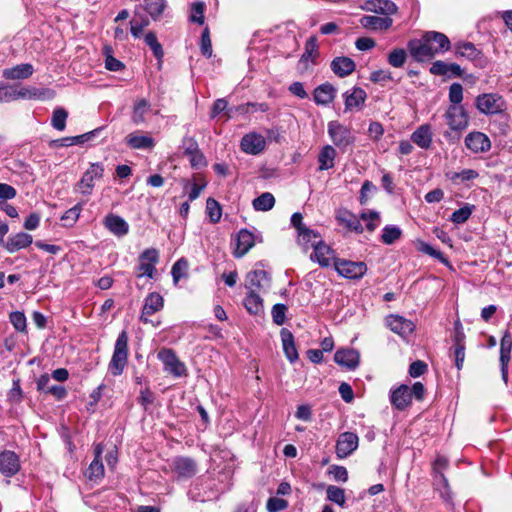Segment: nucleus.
<instances>
[{"instance_id":"nucleus-1","label":"nucleus","mask_w":512,"mask_h":512,"mask_svg":"<svg viewBox=\"0 0 512 512\" xmlns=\"http://www.w3.org/2000/svg\"><path fill=\"white\" fill-rule=\"evenodd\" d=\"M408 50L417 62L429 61L437 54L450 49V40L440 32H426L420 39H412L408 42Z\"/></svg>"},{"instance_id":"nucleus-2","label":"nucleus","mask_w":512,"mask_h":512,"mask_svg":"<svg viewBox=\"0 0 512 512\" xmlns=\"http://www.w3.org/2000/svg\"><path fill=\"white\" fill-rule=\"evenodd\" d=\"M128 360V334L123 330L117 337L112 358L109 362V371L113 376L123 373Z\"/></svg>"},{"instance_id":"nucleus-3","label":"nucleus","mask_w":512,"mask_h":512,"mask_svg":"<svg viewBox=\"0 0 512 512\" xmlns=\"http://www.w3.org/2000/svg\"><path fill=\"white\" fill-rule=\"evenodd\" d=\"M327 132L333 144L340 150L344 151L355 142L352 129L338 121H330Z\"/></svg>"},{"instance_id":"nucleus-4","label":"nucleus","mask_w":512,"mask_h":512,"mask_svg":"<svg viewBox=\"0 0 512 512\" xmlns=\"http://www.w3.org/2000/svg\"><path fill=\"white\" fill-rule=\"evenodd\" d=\"M444 118L448 127L457 133L463 132L469 125V115L463 105H450Z\"/></svg>"},{"instance_id":"nucleus-5","label":"nucleus","mask_w":512,"mask_h":512,"mask_svg":"<svg viewBox=\"0 0 512 512\" xmlns=\"http://www.w3.org/2000/svg\"><path fill=\"white\" fill-rule=\"evenodd\" d=\"M334 268L336 272L346 279H361L367 272V265L362 261H351L346 259L335 260Z\"/></svg>"},{"instance_id":"nucleus-6","label":"nucleus","mask_w":512,"mask_h":512,"mask_svg":"<svg viewBox=\"0 0 512 512\" xmlns=\"http://www.w3.org/2000/svg\"><path fill=\"white\" fill-rule=\"evenodd\" d=\"M158 359L163 363L164 371L174 377L186 375V366L179 360L175 352L171 349H162L158 352Z\"/></svg>"},{"instance_id":"nucleus-7","label":"nucleus","mask_w":512,"mask_h":512,"mask_svg":"<svg viewBox=\"0 0 512 512\" xmlns=\"http://www.w3.org/2000/svg\"><path fill=\"white\" fill-rule=\"evenodd\" d=\"M159 262V253L155 248L144 250L139 256V264L137 266V277L146 276L154 278L156 273V264Z\"/></svg>"},{"instance_id":"nucleus-8","label":"nucleus","mask_w":512,"mask_h":512,"mask_svg":"<svg viewBox=\"0 0 512 512\" xmlns=\"http://www.w3.org/2000/svg\"><path fill=\"white\" fill-rule=\"evenodd\" d=\"M104 167L101 163H92L77 183V190L83 195H90L95 186V180L103 177Z\"/></svg>"},{"instance_id":"nucleus-9","label":"nucleus","mask_w":512,"mask_h":512,"mask_svg":"<svg viewBox=\"0 0 512 512\" xmlns=\"http://www.w3.org/2000/svg\"><path fill=\"white\" fill-rule=\"evenodd\" d=\"M266 139L257 132L245 134L240 141V148L243 152L250 155H258L265 150Z\"/></svg>"},{"instance_id":"nucleus-10","label":"nucleus","mask_w":512,"mask_h":512,"mask_svg":"<svg viewBox=\"0 0 512 512\" xmlns=\"http://www.w3.org/2000/svg\"><path fill=\"white\" fill-rule=\"evenodd\" d=\"M313 253L310 255V259L317 262L321 267H329L334 265L335 260L338 258L335 255V251L326 244L322 239L319 244L313 247Z\"/></svg>"},{"instance_id":"nucleus-11","label":"nucleus","mask_w":512,"mask_h":512,"mask_svg":"<svg viewBox=\"0 0 512 512\" xmlns=\"http://www.w3.org/2000/svg\"><path fill=\"white\" fill-rule=\"evenodd\" d=\"M359 438L355 433L344 432L339 435L336 442V454L343 459L351 455L358 447Z\"/></svg>"},{"instance_id":"nucleus-12","label":"nucleus","mask_w":512,"mask_h":512,"mask_svg":"<svg viewBox=\"0 0 512 512\" xmlns=\"http://www.w3.org/2000/svg\"><path fill=\"white\" fill-rule=\"evenodd\" d=\"M465 145L472 153H485L491 149L488 136L479 131H473L465 137Z\"/></svg>"},{"instance_id":"nucleus-13","label":"nucleus","mask_w":512,"mask_h":512,"mask_svg":"<svg viewBox=\"0 0 512 512\" xmlns=\"http://www.w3.org/2000/svg\"><path fill=\"white\" fill-rule=\"evenodd\" d=\"M502 98L497 94H482L476 98L477 109L484 114H495L502 110Z\"/></svg>"},{"instance_id":"nucleus-14","label":"nucleus","mask_w":512,"mask_h":512,"mask_svg":"<svg viewBox=\"0 0 512 512\" xmlns=\"http://www.w3.org/2000/svg\"><path fill=\"white\" fill-rule=\"evenodd\" d=\"M234 242L233 255L236 258H241L255 245V236L247 229H241L237 233Z\"/></svg>"},{"instance_id":"nucleus-15","label":"nucleus","mask_w":512,"mask_h":512,"mask_svg":"<svg viewBox=\"0 0 512 512\" xmlns=\"http://www.w3.org/2000/svg\"><path fill=\"white\" fill-rule=\"evenodd\" d=\"M390 403L398 410H404L412 403V393L408 385L402 384L390 391Z\"/></svg>"},{"instance_id":"nucleus-16","label":"nucleus","mask_w":512,"mask_h":512,"mask_svg":"<svg viewBox=\"0 0 512 512\" xmlns=\"http://www.w3.org/2000/svg\"><path fill=\"white\" fill-rule=\"evenodd\" d=\"M163 306L164 299L159 293H149L145 298L140 320L144 323L150 322L149 316L160 311L163 308Z\"/></svg>"},{"instance_id":"nucleus-17","label":"nucleus","mask_w":512,"mask_h":512,"mask_svg":"<svg viewBox=\"0 0 512 512\" xmlns=\"http://www.w3.org/2000/svg\"><path fill=\"white\" fill-rule=\"evenodd\" d=\"M386 325L392 332L402 337L410 335L415 329L412 321L399 315H389L386 318Z\"/></svg>"},{"instance_id":"nucleus-18","label":"nucleus","mask_w":512,"mask_h":512,"mask_svg":"<svg viewBox=\"0 0 512 512\" xmlns=\"http://www.w3.org/2000/svg\"><path fill=\"white\" fill-rule=\"evenodd\" d=\"M345 100V111H359L364 106L367 94L360 87H353L351 90L343 94Z\"/></svg>"},{"instance_id":"nucleus-19","label":"nucleus","mask_w":512,"mask_h":512,"mask_svg":"<svg viewBox=\"0 0 512 512\" xmlns=\"http://www.w3.org/2000/svg\"><path fill=\"white\" fill-rule=\"evenodd\" d=\"M20 470V461L13 451H3L0 453V472L7 476H14Z\"/></svg>"},{"instance_id":"nucleus-20","label":"nucleus","mask_w":512,"mask_h":512,"mask_svg":"<svg viewBox=\"0 0 512 512\" xmlns=\"http://www.w3.org/2000/svg\"><path fill=\"white\" fill-rule=\"evenodd\" d=\"M335 362L349 370H354L360 362V354L355 349H340L334 355Z\"/></svg>"},{"instance_id":"nucleus-21","label":"nucleus","mask_w":512,"mask_h":512,"mask_svg":"<svg viewBox=\"0 0 512 512\" xmlns=\"http://www.w3.org/2000/svg\"><path fill=\"white\" fill-rule=\"evenodd\" d=\"M19 89V99L27 100H51L55 97V91L49 88L40 87H21Z\"/></svg>"},{"instance_id":"nucleus-22","label":"nucleus","mask_w":512,"mask_h":512,"mask_svg":"<svg viewBox=\"0 0 512 512\" xmlns=\"http://www.w3.org/2000/svg\"><path fill=\"white\" fill-rule=\"evenodd\" d=\"M336 96V88L330 83L317 86L313 93L317 105L327 106L332 103Z\"/></svg>"},{"instance_id":"nucleus-23","label":"nucleus","mask_w":512,"mask_h":512,"mask_svg":"<svg viewBox=\"0 0 512 512\" xmlns=\"http://www.w3.org/2000/svg\"><path fill=\"white\" fill-rule=\"evenodd\" d=\"M104 226L116 236H124L129 232L128 223L120 216L115 214H108L104 218Z\"/></svg>"},{"instance_id":"nucleus-24","label":"nucleus","mask_w":512,"mask_h":512,"mask_svg":"<svg viewBox=\"0 0 512 512\" xmlns=\"http://www.w3.org/2000/svg\"><path fill=\"white\" fill-rule=\"evenodd\" d=\"M172 469L179 477L183 478H190L197 472L196 463L192 459L186 457L176 458L173 461Z\"/></svg>"},{"instance_id":"nucleus-25","label":"nucleus","mask_w":512,"mask_h":512,"mask_svg":"<svg viewBox=\"0 0 512 512\" xmlns=\"http://www.w3.org/2000/svg\"><path fill=\"white\" fill-rule=\"evenodd\" d=\"M33 242V238L30 234L25 232H19L15 235L10 236L4 247L9 253H15L21 249L28 247Z\"/></svg>"},{"instance_id":"nucleus-26","label":"nucleus","mask_w":512,"mask_h":512,"mask_svg":"<svg viewBox=\"0 0 512 512\" xmlns=\"http://www.w3.org/2000/svg\"><path fill=\"white\" fill-rule=\"evenodd\" d=\"M432 129L429 124L420 125L411 135V141L422 149H429L432 144Z\"/></svg>"},{"instance_id":"nucleus-27","label":"nucleus","mask_w":512,"mask_h":512,"mask_svg":"<svg viewBox=\"0 0 512 512\" xmlns=\"http://www.w3.org/2000/svg\"><path fill=\"white\" fill-rule=\"evenodd\" d=\"M270 282L268 273L265 270L251 271L246 276V288L250 291L261 290Z\"/></svg>"},{"instance_id":"nucleus-28","label":"nucleus","mask_w":512,"mask_h":512,"mask_svg":"<svg viewBox=\"0 0 512 512\" xmlns=\"http://www.w3.org/2000/svg\"><path fill=\"white\" fill-rule=\"evenodd\" d=\"M280 335L284 354L291 363H294L299 358V354L294 341V336L286 328H283L281 330Z\"/></svg>"},{"instance_id":"nucleus-29","label":"nucleus","mask_w":512,"mask_h":512,"mask_svg":"<svg viewBox=\"0 0 512 512\" xmlns=\"http://www.w3.org/2000/svg\"><path fill=\"white\" fill-rule=\"evenodd\" d=\"M365 9L387 17L397 12L396 4L390 0H369L365 4Z\"/></svg>"},{"instance_id":"nucleus-30","label":"nucleus","mask_w":512,"mask_h":512,"mask_svg":"<svg viewBox=\"0 0 512 512\" xmlns=\"http://www.w3.org/2000/svg\"><path fill=\"white\" fill-rule=\"evenodd\" d=\"M355 62L345 56L336 57L331 62V70L338 76V77H346L353 73L355 70Z\"/></svg>"},{"instance_id":"nucleus-31","label":"nucleus","mask_w":512,"mask_h":512,"mask_svg":"<svg viewBox=\"0 0 512 512\" xmlns=\"http://www.w3.org/2000/svg\"><path fill=\"white\" fill-rule=\"evenodd\" d=\"M393 20L390 17H379L375 15H365L360 19V24L371 30H387L392 26Z\"/></svg>"},{"instance_id":"nucleus-32","label":"nucleus","mask_w":512,"mask_h":512,"mask_svg":"<svg viewBox=\"0 0 512 512\" xmlns=\"http://www.w3.org/2000/svg\"><path fill=\"white\" fill-rule=\"evenodd\" d=\"M338 223L350 231L362 233L364 231L360 218L348 210L339 211L336 217Z\"/></svg>"},{"instance_id":"nucleus-33","label":"nucleus","mask_w":512,"mask_h":512,"mask_svg":"<svg viewBox=\"0 0 512 512\" xmlns=\"http://www.w3.org/2000/svg\"><path fill=\"white\" fill-rule=\"evenodd\" d=\"M34 72V68L29 63L18 64L14 67L3 70L2 76L8 80H19L30 77Z\"/></svg>"},{"instance_id":"nucleus-34","label":"nucleus","mask_w":512,"mask_h":512,"mask_svg":"<svg viewBox=\"0 0 512 512\" xmlns=\"http://www.w3.org/2000/svg\"><path fill=\"white\" fill-rule=\"evenodd\" d=\"M336 158V150L331 145H325L319 152L318 162L319 171L328 170L334 167Z\"/></svg>"},{"instance_id":"nucleus-35","label":"nucleus","mask_w":512,"mask_h":512,"mask_svg":"<svg viewBox=\"0 0 512 512\" xmlns=\"http://www.w3.org/2000/svg\"><path fill=\"white\" fill-rule=\"evenodd\" d=\"M322 239L321 235L310 228L302 229L301 232L298 233V244L303 247L305 251L309 248H313L316 244H319V241Z\"/></svg>"},{"instance_id":"nucleus-36","label":"nucleus","mask_w":512,"mask_h":512,"mask_svg":"<svg viewBox=\"0 0 512 512\" xmlns=\"http://www.w3.org/2000/svg\"><path fill=\"white\" fill-rule=\"evenodd\" d=\"M244 306L247 312L252 315H260L263 313V300L254 290L249 291L245 297Z\"/></svg>"},{"instance_id":"nucleus-37","label":"nucleus","mask_w":512,"mask_h":512,"mask_svg":"<svg viewBox=\"0 0 512 512\" xmlns=\"http://www.w3.org/2000/svg\"><path fill=\"white\" fill-rule=\"evenodd\" d=\"M446 176L456 185L463 183L469 186V182L477 179L479 173L474 169H463L460 172H449Z\"/></svg>"},{"instance_id":"nucleus-38","label":"nucleus","mask_w":512,"mask_h":512,"mask_svg":"<svg viewBox=\"0 0 512 512\" xmlns=\"http://www.w3.org/2000/svg\"><path fill=\"white\" fill-rule=\"evenodd\" d=\"M455 53L457 56L465 57L471 61L481 58V51L475 47L471 42L458 43L455 46Z\"/></svg>"},{"instance_id":"nucleus-39","label":"nucleus","mask_w":512,"mask_h":512,"mask_svg":"<svg viewBox=\"0 0 512 512\" xmlns=\"http://www.w3.org/2000/svg\"><path fill=\"white\" fill-rule=\"evenodd\" d=\"M127 144L133 149L153 148L154 139L148 135L130 134L127 137Z\"/></svg>"},{"instance_id":"nucleus-40","label":"nucleus","mask_w":512,"mask_h":512,"mask_svg":"<svg viewBox=\"0 0 512 512\" xmlns=\"http://www.w3.org/2000/svg\"><path fill=\"white\" fill-rule=\"evenodd\" d=\"M150 110V104L146 99H140L134 104L133 113H132V121L135 124H140L144 122L145 115Z\"/></svg>"},{"instance_id":"nucleus-41","label":"nucleus","mask_w":512,"mask_h":512,"mask_svg":"<svg viewBox=\"0 0 512 512\" xmlns=\"http://www.w3.org/2000/svg\"><path fill=\"white\" fill-rule=\"evenodd\" d=\"M274 204L275 198L269 192L262 193L253 200V207L256 211H269L273 208Z\"/></svg>"},{"instance_id":"nucleus-42","label":"nucleus","mask_w":512,"mask_h":512,"mask_svg":"<svg viewBox=\"0 0 512 512\" xmlns=\"http://www.w3.org/2000/svg\"><path fill=\"white\" fill-rule=\"evenodd\" d=\"M434 485L436 486V489L440 492V495L444 500L449 501L451 499L449 483L442 472H437L434 475Z\"/></svg>"},{"instance_id":"nucleus-43","label":"nucleus","mask_w":512,"mask_h":512,"mask_svg":"<svg viewBox=\"0 0 512 512\" xmlns=\"http://www.w3.org/2000/svg\"><path fill=\"white\" fill-rule=\"evenodd\" d=\"M103 54L105 56V68L109 71H120L124 69V64L113 56V50L110 46L103 47Z\"/></svg>"},{"instance_id":"nucleus-44","label":"nucleus","mask_w":512,"mask_h":512,"mask_svg":"<svg viewBox=\"0 0 512 512\" xmlns=\"http://www.w3.org/2000/svg\"><path fill=\"white\" fill-rule=\"evenodd\" d=\"M402 235V230L396 225H386L382 230L381 241L386 245H391Z\"/></svg>"},{"instance_id":"nucleus-45","label":"nucleus","mask_w":512,"mask_h":512,"mask_svg":"<svg viewBox=\"0 0 512 512\" xmlns=\"http://www.w3.org/2000/svg\"><path fill=\"white\" fill-rule=\"evenodd\" d=\"M144 41L147 46L151 49L154 56L157 58L159 62L162 61V58L164 56L163 48L160 42L157 39V36L154 32H148L145 35Z\"/></svg>"},{"instance_id":"nucleus-46","label":"nucleus","mask_w":512,"mask_h":512,"mask_svg":"<svg viewBox=\"0 0 512 512\" xmlns=\"http://www.w3.org/2000/svg\"><path fill=\"white\" fill-rule=\"evenodd\" d=\"M206 213L212 223H218L222 216L220 204L213 198H208L206 202Z\"/></svg>"},{"instance_id":"nucleus-47","label":"nucleus","mask_w":512,"mask_h":512,"mask_svg":"<svg viewBox=\"0 0 512 512\" xmlns=\"http://www.w3.org/2000/svg\"><path fill=\"white\" fill-rule=\"evenodd\" d=\"M68 117V113L64 108H56L53 111L51 125L54 129L58 131H63L66 127V120Z\"/></svg>"},{"instance_id":"nucleus-48","label":"nucleus","mask_w":512,"mask_h":512,"mask_svg":"<svg viewBox=\"0 0 512 512\" xmlns=\"http://www.w3.org/2000/svg\"><path fill=\"white\" fill-rule=\"evenodd\" d=\"M166 7V0H145V9L153 19H157Z\"/></svg>"},{"instance_id":"nucleus-49","label":"nucleus","mask_w":512,"mask_h":512,"mask_svg":"<svg viewBox=\"0 0 512 512\" xmlns=\"http://www.w3.org/2000/svg\"><path fill=\"white\" fill-rule=\"evenodd\" d=\"M327 499L343 507L346 502L344 489L334 485L328 486Z\"/></svg>"},{"instance_id":"nucleus-50","label":"nucleus","mask_w":512,"mask_h":512,"mask_svg":"<svg viewBox=\"0 0 512 512\" xmlns=\"http://www.w3.org/2000/svg\"><path fill=\"white\" fill-rule=\"evenodd\" d=\"M407 59V53L402 48L392 50L388 55V63L395 68L402 67Z\"/></svg>"},{"instance_id":"nucleus-51","label":"nucleus","mask_w":512,"mask_h":512,"mask_svg":"<svg viewBox=\"0 0 512 512\" xmlns=\"http://www.w3.org/2000/svg\"><path fill=\"white\" fill-rule=\"evenodd\" d=\"M360 219L366 223V228L370 232H373L380 224V214L376 211L362 212Z\"/></svg>"},{"instance_id":"nucleus-52","label":"nucleus","mask_w":512,"mask_h":512,"mask_svg":"<svg viewBox=\"0 0 512 512\" xmlns=\"http://www.w3.org/2000/svg\"><path fill=\"white\" fill-rule=\"evenodd\" d=\"M512 350V338L508 332L504 334L500 343V362H509Z\"/></svg>"},{"instance_id":"nucleus-53","label":"nucleus","mask_w":512,"mask_h":512,"mask_svg":"<svg viewBox=\"0 0 512 512\" xmlns=\"http://www.w3.org/2000/svg\"><path fill=\"white\" fill-rule=\"evenodd\" d=\"M82 207L80 204L75 205L74 207L67 210L63 216L61 217V221H63V225L67 227L73 226L78 220Z\"/></svg>"},{"instance_id":"nucleus-54","label":"nucleus","mask_w":512,"mask_h":512,"mask_svg":"<svg viewBox=\"0 0 512 512\" xmlns=\"http://www.w3.org/2000/svg\"><path fill=\"white\" fill-rule=\"evenodd\" d=\"M18 86H3L0 87V103H7L19 99Z\"/></svg>"},{"instance_id":"nucleus-55","label":"nucleus","mask_w":512,"mask_h":512,"mask_svg":"<svg viewBox=\"0 0 512 512\" xmlns=\"http://www.w3.org/2000/svg\"><path fill=\"white\" fill-rule=\"evenodd\" d=\"M416 247H417V250L422 253L432 256V257L440 260L443 263L447 262L446 258L443 257V254L440 251L434 249L430 244H428L424 241H420V240L417 241Z\"/></svg>"},{"instance_id":"nucleus-56","label":"nucleus","mask_w":512,"mask_h":512,"mask_svg":"<svg viewBox=\"0 0 512 512\" xmlns=\"http://www.w3.org/2000/svg\"><path fill=\"white\" fill-rule=\"evenodd\" d=\"M187 269L188 262L184 258H181L174 263L171 270L174 283H177L182 277L185 276Z\"/></svg>"},{"instance_id":"nucleus-57","label":"nucleus","mask_w":512,"mask_h":512,"mask_svg":"<svg viewBox=\"0 0 512 512\" xmlns=\"http://www.w3.org/2000/svg\"><path fill=\"white\" fill-rule=\"evenodd\" d=\"M204 11H205L204 2H194L191 5L190 20L192 22H196L200 25L204 24Z\"/></svg>"},{"instance_id":"nucleus-58","label":"nucleus","mask_w":512,"mask_h":512,"mask_svg":"<svg viewBox=\"0 0 512 512\" xmlns=\"http://www.w3.org/2000/svg\"><path fill=\"white\" fill-rule=\"evenodd\" d=\"M9 320L13 327L19 331V332H25L26 331V317L23 312L20 311H14L10 313Z\"/></svg>"},{"instance_id":"nucleus-59","label":"nucleus","mask_w":512,"mask_h":512,"mask_svg":"<svg viewBox=\"0 0 512 512\" xmlns=\"http://www.w3.org/2000/svg\"><path fill=\"white\" fill-rule=\"evenodd\" d=\"M472 214V207L466 205L456 211L451 215V221L455 224H462L466 222Z\"/></svg>"},{"instance_id":"nucleus-60","label":"nucleus","mask_w":512,"mask_h":512,"mask_svg":"<svg viewBox=\"0 0 512 512\" xmlns=\"http://www.w3.org/2000/svg\"><path fill=\"white\" fill-rule=\"evenodd\" d=\"M463 100V87L459 83L451 84L449 88V101L451 105H462Z\"/></svg>"},{"instance_id":"nucleus-61","label":"nucleus","mask_w":512,"mask_h":512,"mask_svg":"<svg viewBox=\"0 0 512 512\" xmlns=\"http://www.w3.org/2000/svg\"><path fill=\"white\" fill-rule=\"evenodd\" d=\"M104 476V466L101 459H94L88 468L89 479H100Z\"/></svg>"},{"instance_id":"nucleus-62","label":"nucleus","mask_w":512,"mask_h":512,"mask_svg":"<svg viewBox=\"0 0 512 512\" xmlns=\"http://www.w3.org/2000/svg\"><path fill=\"white\" fill-rule=\"evenodd\" d=\"M317 49V38L315 36L309 37L306 41L305 52L303 53L301 60L308 61L317 52Z\"/></svg>"},{"instance_id":"nucleus-63","label":"nucleus","mask_w":512,"mask_h":512,"mask_svg":"<svg viewBox=\"0 0 512 512\" xmlns=\"http://www.w3.org/2000/svg\"><path fill=\"white\" fill-rule=\"evenodd\" d=\"M287 307L284 304H275L272 308V318L275 324L282 325L285 322Z\"/></svg>"},{"instance_id":"nucleus-64","label":"nucleus","mask_w":512,"mask_h":512,"mask_svg":"<svg viewBox=\"0 0 512 512\" xmlns=\"http://www.w3.org/2000/svg\"><path fill=\"white\" fill-rule=\"evenodd\" d=\"M287 506V501L282 498L271 497L267 501L268 512H279L284 510Z\"/></svg>"}]
</instances>
